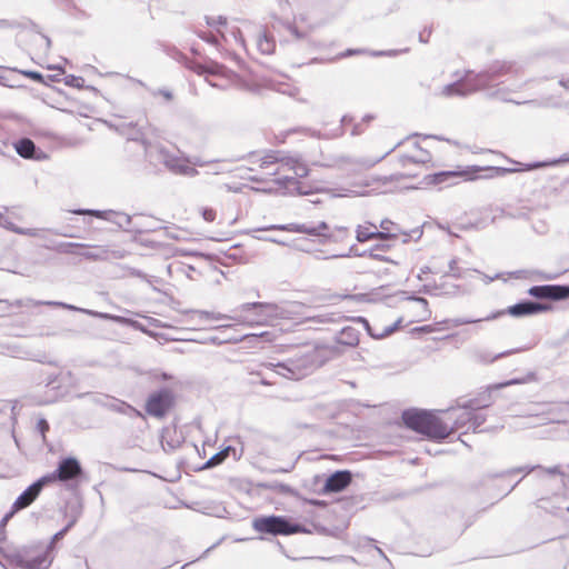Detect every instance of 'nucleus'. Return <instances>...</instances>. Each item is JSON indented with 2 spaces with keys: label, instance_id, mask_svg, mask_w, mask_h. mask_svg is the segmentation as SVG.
Returning <instances> with one entry per match:
<instances>
[{
  "label": "nucleus",
  "instance_id": "obj_26",
  "mask_svg": "<svg viewBox=\"0 0 569 569\" xmlns=\"http://www.w3.org/2000/svg\"><path fill=\"white\" fill-rule=\"evenodd\" d=\"M82 515V503L80 501L70 502L67 506V517L69 518L68 523L66 525L69 529H71L80 516Z\"/></svg>",
  "mask_w": 569,
  "mask_h": 569
},
{
  "label": "nucleus",
  "instance_id": "obj_22",
  "mask_svg": "<svg viewBox=\"0 0 569 569\" xmlns=\"http://www.w3.org/2000/svg\"><path fill=\"white\" fill-rule=\"evenodd\" d=\"M467 171H440L433 174H428L425 177V181L427 184H446L450 186L451 180L457 177L466 176Z\"/></svg>",
  "mask_w": 569,
  "mask_h": 569
},
{
  "label": "nucleus",
  "instance_id": "obj_28",
  "mask_svg": "<svg viewBox=\"0 0 569 569\" xmlns=\"http://www.w3.org/2000/svg\"><path fill=\"white\" fill-rule=\"evenodd\" d=\"M413 158V166H425L431 161V154L423 150L418 143L413 144V149L411 151Z\"/></svg>",
  "mask_w": 569,
  "mask_h": 569
},
{
  "label": "nucleus",
  "instance_id": "obj_53",
  "mask_svg": "<svg viewBox=\"0 0 569 569\" xmlns=\"http://www.w3.org/2000/svg\"><path fill=\"white\" fill-rule=\"evenodd\" d=\"M152 96L157 97V96H161L163 99H166L167 101H171L172 98H173V94L170 90L168 89H158V90H153L152 91Z\"/></svg>",
  "mask_w": 569,
  "mask_h": 569
},
{
  "label": "nucleus",
  "instance_id": "obj_9",
  "mask_svg": "<svg viewBox=\"0 0 569 569\" xmlns=\"http://www.w3.org/2000/svg\"><path fill=\"white\" fill-rule=\"evenodd\" d=\"M53 557L44 546H30L14 551L11 563L20 569H48Z\"/></svg>",
  "mask_w": 569,
  "mask_h": 569
},
{
  "label": "nucleus",
  "instance_id": "obj_41",
  "mask_svg": "<svg viewBox=\"0 0 569 569\" xmlns=\"http://www.w3.org/2000/svg\"><path fill=\"white\" fill-rule=\"evenodd\" d=\"M269 87L278 92L284 93V94H291L292 93V87L287 82H276L274 80H270Z\"/></svg>",
  "mask_w": 569,
  "mask_h": 569
},
{
  "label": "nucleus",
  "instance_id": "obj_13",
  "mask_svg": "<svg viewBox=\"0 0 569 569\" xmlns=\"http://www.w3.org/2000/svg\"><path fill=\"white\" fill-rule=\"evenodd\" d=\"M122 134L128 141L140 142L144 150V156L148 160L153 159V149L156 143L151 141V138L158 137V130L147 122L146 126H138L136 123H128L122 127Z\"/></svg>",
  "mask_w": 569,
  "mask_h": 569
},
{
  "label": "nucleus",
  "instance_id": "obj_4",
  "mask_svg": "<svg viewBox=\"0 0 569 569\" xmlns=\"http://www.w3.org/2000/svg\"><path fill=\"white\" fill-rule=\"evenodd\" d=\"M232 320L249 326L268 325L277 319L289 318L290 311L284 305L272 302H247L233 310Z\"/></svg>",
  "mask_w": 569,
  "mask_h": 569
},
{
  "label": "nucleus",
  "instance_id": "obj_19",
  "mask_svg": "<svg viewBox=\"0 0 569 569\" xmlns=\"http://www.w3.org/2000/svg\"><path fill=\"white\" fill-rule=\"evenodd\" d=\"M351 482V472L348 470H339L329 476L326 480L323 490L326 492H339Z\"/></svg>",
  "mask_w": 569,
  "mask_h": 569
},
{
  "label": "nucleus",
  "instance_id": "obj_24",
  "mask_svg": "<svg viewBox=\"0 0 569 569\" xmlns=\"http://www.w3.org/2000/svg\"><path fill=\"white\" fill-rule=\"evenodd\" d=\"M257 47L261 53L271 54L274 52L276 41L266 31H260L257 37Z\"/></svg>",
  "mask_w": 569,
  "mask_h": 569
},
{
  "label": "nucleus",
  "instance_id": "obj_2",
  "mask_svg": "<svg viewBox=\"0 0 569 569\" xmlns=\"http://www.w3.org/2000/svg\"><path fill=\"white\" fill-rule=\"evenodd\" d=\"M512 71V66L507 62H496L486 71L473 73L468 72L466 77L456 82L449 83L442 88V94L447 97L452 96H468L476 91H487L490 98L501 101H513L509 97V92L501 88L500 77L507 76Z\"/></svg>",
  "mask_w": 569,
  "mask_h": 569
},
{
  "label": "nucleus",
  "instance_id": "obj_40",
  "mask_svg": "<svg viewBox=\"0 0 569 569\" xmlns=\"http://www.w3.org/2000/svg\"><path fill=\"white\" fill-rule=\"evenodd\" d=\"M0 227L7 229L9 231H12L17 234H21V231H23V228L17 227L9 218L3 217L1 213H0Z\"/></svg>",
  "mask_w": 569,
  "mask_h": 569
},
{
  "label": "nucleus",
  "instance_id": "obj_21",
  "mask_svg": "<svg viewBox=\"0 0 569 569\" xmlns=\"http://www.w3.org/2000/svg\"><path fill=\"white\" fill-rule=\"evenodd\" d=\"M234 161H236V159L203 160L200 157H194L192 159V164L194 166V168L196 167H209L211 173L220 174L228 170L226 167L227 163H232Z\"/></svg>",
  "mask_w": 569,
  "mask_h": 569
},
{
  "label": "nucleus",
  "instance_id": "obj_54",
  "mask_svg": "<svg viewBox=\"0 0 569 569\" xmlns=\"http://www.w3.org/2000/svg\"><path fill=\"white\" fill-rule=\"evenodd\" d=\"M37 429L41 433L42 438L44 439V433L49 430V423L44 418H41L38 420Z\"/></svg>",
  "mask_w": 569,
  "mask_h": 569
},
{
  "label": "nucleus",
  "instance_id": "obj_18",
  "mask_svg": "<svg viewBox=\"0 0 569 569\" xmlns=\"http://www.w3.org/2000/svg\"><path fill=\"white\" fill-rule=\"evenodd\" d=\"M46 482L42 477L30 485L12 503L13 511H20L29 507L38 498Z\"/></svg>",
  "mask_w": 569,
  "mask_h": 569
},
{
  "label": "nucleus",
  "instance_id": "obj_63",
  "mask_svg": "<svg viewBox=\"0 0 569 569\" xmlns=\"http://www.w3.org/2000/svg\"><path fill=\"white\" fill-rule=\"evenodd\" d=\"M543 471L549 475H560L561 473L560 468L558 466L545 468Z\"/></svg>",
  "mask_w": 569,
  "mask_h": 569
},
{
  "label": "nucleus",
  "instance_id": "obj_30",
  "mask_svg": "<svg viewBox=\"0 0 569 569\" xmlns=\"http://www.w3.org/2000/svg\"><path fill=\"white\" fill-rule=\"evenodd\" d=\"M50 232L56 236L69 237L67 233H62L59 230L54 229H34V228H23L21 231V236H29L33 238H44V233Z\"/></svg>",
  "mask_w": 569,
  "mask_h": 569
},
{
  "label": "nucleus",
  "instance_id": "obj_55",
  "mask_svg": "<svg viewBox=\"0 0 569 569\" xmlns=\"http://www.w3.org/2000/svg\"><path fill=\"white\" fill-rule=\"evenodd\" d=\"M22 74H24L26 77H28L34 81L43 82V76L38 71H31V70L22 71Z\"/></svg>",
  "mask_w": 569,
  "mask_h": 569
},
{
  "label": "nucleus",
  "instance_id": "obj_29",
  "mask_svg": "<svg viewBox=\"0 0 569 569\" xmlns=\"http://www.w3.org/2000/svg\"><path fill=\"white\" fill-rule=\"evenodd\" d=\"M349 257H367V251L366 250L359 251L357 246L353 244V246L349 247L348 250L345 252L332 253L327 257L317 256L316 258L317 259H333V258H349Z\"/></svg>",
  "mask_w": 569,
  "mask_h": 569
},
{
  "label": "nucleus",
  "instance_id": "obj_23",
  "mask_svg": "<svg viewBox=\"0 0 569 569\" xmlns=\"http://www.w3.org/2000/svg\"><path fill=\"white\" fill-rule=\"evenodd\" d=\"M91 246L86 243H77V242H58L54 246H47V249L53 250L58 253H66V254H77V249H86L90 248Z\"/></svg>",
  "mask_w": 569,
  "mask_h": 569
},
{
  "label": "nucleus",
  "instance_id": "obj_6",
  "mask_svg": "<svg viewBox=\"0 0 569 569\" xmlns=\"http://www.w3.org/2000/svg\"><path fill=\"white\" fill-rule=\"evenodd\" d=\"M492 399L490 392H483L476 398L460 403L457 408H450L443 411L446 420L449 423L450 435L453 431L465 429V432L471 428L472 410H480L491 406Z\"/></svg>",
  "mask_w": 569,
  "mask_h": 569
},
{
  "label": "nucleus",
  "instance_id": "obj_20",
  "mask_svg": "<svg viewBox=\"0 0 569 569\" xmlns=\"http://www.w3.org/2000/svg\"><path fill=\"white\" fill-rule=\"evenodd\" d=\"M14 149L17 153L24 159L41 160L46 158V154L38 150L34 142L29 138H22L14 142Z\"/></svg>",
  "mask_w": 569,
  "mask_h": 569
},
{
  "label": "nucleus",
  "instance_id": "obj_37",
  "mask_svg": "<svg viewBox=\"0 0 569 569\" xmlns=\"http://www.w3.org/2000/svg\"><path fill=\"white\" fill-rule=\"evenodd\" d=\"M471 418L472 419L470 430H472L473 432L479 431V428L483 425V422L487 419L486 416L483 413L478 412V410H472Z\"/></svg>",
  "mask_w": 569,
  "mask_h": 569
},
{
  "label": "nucleus",
  "instance_id": "obj_42",
  "mask_svg": "<svg viewBox=\"0 0 569 569\" xmlns=\"http://www.w3.org/2000/svg\"><path fill=\"white\" fill-rule=\"evenodd\" d=\"M341 318L339 312H332V313H321L312 319H316L320 323H329V322H336Z\"/></svg>",
  "mask_w": 569,
  "mask_h": 569
},
{
  "label": "nucleus",
  "instance_id": "obj_64",
  "mask_svg": "<svg viewBox=\"0 0 569 569\" xmlns=\"http://www.w3.org/2000/svg\"><path fill=\"white\" fill-rule=\"evenodd\" d=\"M248 179L253 182H263L267 180V177L260 176V174H253V176H249Z\"/></svg>",
  "mask_w": 569,
  "mask_h": 569
},
{
  "label": "nucleus",
  "instance_id": "obj_36",
  "mask_svg": "<svg viewBox=\"0 0 569 569\" xmlns=\"http://www.w3.org/2000/svg\"><path fill=\"white\" fill-rule=\"evenodd\" d=\"M401 321H402V319L399 318L393 325L386 327L383 329V331L380 332V333L372 332L370 330V328H368V332H369V335L371 337L377 338V339H381V338H385V337L391 335L392 332H395L397 330V328L400 326Z\"/></svg>",
  "mask_w": 569,
  "mask_h": 569
},
{
  "label": "nucleus",
  "instance_id": "obj_47",
  "mask_svg": "<svg viewBox=\"0 0 569 569\" xmlns=\"http://www.w3.org/2000/svg\"><path fill=\"white\" fill-rule=\"evenodd\" d=\"M539 166H540L539 163L527 164V167L523 170L535 169V168H538ZM493 169L500 176L522 170V169H511V168H500V167H497V168H493Z\"/></svg>",
  "mask_w": 569,
  "mask_h": 569
},
{
  "label": "nucleus",
  "instance_id": "obj_3",
  "mask_svg": "<svg viewBox=\"0 0 569 569\" xmlns=\"http://www.w3.org/2000/svg\"><path fill=\"white\" fill-rule=\"evenodd\" d=\"M278 151H268L263 156H259L257 152H251L249 154V159L251 163L258 164L260 169L268 170L272 166L277 164L281 161V168H288L292 170L293 176H283L276 179V182L290 194H309L311 193V189L308 188L303 182L299 181L298 178L306 177L308 174V168L305 163L300 162L297 159L289 158L287 160H281L278 157Z\"/></svg>",
  "mask_w": 569,
  "mask_h": 569
},
{
  "label": "nucleus",
  "instance_id": "obj_32",
  "mask_svg": "<svg viewBox=\"0 0 569 569\" xmlns=\"http://www.w3.org/2000/svg\"><path fill=\"white\" fill-rule=\"evenodd\" d=\"M537 104L540 106V107H546V108H563V109H569V100H562V99L557 98V97L543 98L541 101L537 102Z\"/></svg>",
  "mask_w": 569,
  "mask_h": 569
},
{
  "label": "nucleus",
  "instance_id": "obj_46",
  "mask_svg": "<svg viewBox=\"0 0 569 569\" xmlns=\"http://www.w3.org/2000/svg\"><path fill=\"white\" fill-rule=\"evenodd\" d=\"M199 73H209V74H222L224 72V68L218 63H212L210 67H200Z\"/></svg>",
  "mask_w": 569,
  "mask_h": 569
},
{
  "label": "nucleus",
  "instance_id": "obj_48",
  "mask_svg": "<svg viewBox=\"0 0 569 569\" xmlns=\"http://www.w3.org/2000/svg\"><path fill=\"white\" fill-rule=\"evenodd\" d=\"M398 233L392 231L378 230L376 228V233H373V239L389 240L397 238Z\"/></svg>",
  "mask_w": 569,
  "mask_h": 569
},
{
  "label": "nucleus",
  "instance_id": "obj_34",
  "mask_svg": "<svg viewBox=\"0 0 569 569\" xmlns=\"http://www.w3.org/2000/svg\"><path fill=\"white\" fill-rule=\"evenodd\" d=\"M194 313L199 317L200 320H232V316L222 315L219 312H210L204 310H197Z\"/></svg>",
  "mask_w": 569,
  "mask_h": 569
},
{
  "label": "nucleus",
  "instance_id": "obj_5",
  "mask_svg": "<svg viewBox=\"0 0 569 569\" xmlns=\"http://www.w3.org/2000/svg\"><path fill=\"white\" fill-rule=\"evenodd\" d=\"M403 423L411 430L435 440L450 436V428L436 412L419 409H407L402 412Z\"/></svg>",
  "mask_w": 569,
  "mask_h": 569
},
{
  "label": "nucleus",
  "instance_id": "obj_61",
  "mask_svg": "<svg viewBox=\"0 0 569 569\" xmlns=\"http://www.w3.org/2000/svg\"><path fill=\"white\" fill-rule=\"evenodd\" d=\"M393 227H395V223L391 220H389V219H383L380 222L381 230L391 231Z\"/></svg>",
  "mask_w": 569,
  "mask_h": 569
},
{
  "label": "nucleus",
  "instance_id": "obj_25",
  "mask_svg": "<svg viewBox=\"0 0 569 569\" xmlns=\"http://www.w3.org/2000/svg\"><path fill=\"white\" fill-rule=\"evenodd\" d=\"M377 226L371 222H366L365 224H359L356 229V238L358 242H367L373 239V233H376Z\"/></svg>",
  "mask_w": 569,
  "mask_h": 569
},
{
  "label": "nucleus",
  "instance_id": "obj_51",
  "mask_svg": "<svg viewBox=\"0 0 569 569\" xmlns=\"http://www.w3.org/2000/svg\"><path fill=\"white\" fill-rule=\"evenodd\" d=\"M398 161H399V164L402 168H407V167H409L411 164L413 166V158H412L411 152L400 154L399 158H398Z\"/></svg>",
  "mask_w": 569,
  "mask_h": 569
},
{
  "label": "nucleus",
  "instance_id": "obj_33",
  "mask_svg": "<svg viewBox=\"0 0 569 569\" xmlns=\"http://www.w3.org/2000/svg\"><path fill=\"white\" fill-rule=\"evenodd\" d=\"M73 213L80 214V216H93L96 218H100L103 220H111V216L113 214L112 210H92V209H78L74 210Z\"/></svg>",
  "mask_w": 569,
  "mask_h": 569
},
{
  "label": "nucleus",
  "instance_id": "obj_39",
  "mask_svg": "<svg viewBox=\"0 0 569 569\" xmlns=\"http://www.w3.org/2000/svg\"><path fill=\"white\" fill-rule=\"evenodd\" d=\"M541 467L540 466H522V467H518V468H513V469H510L506 472H503L502 475L503 476H509V475H516V473H522L523 477L529 475L530 472L535 471L536 469H540Z\"/></svg>",
  "mask_w": 569,
  "mask_h": 569
},
{
  "label": "nucleus",
  "instance_id": "obj_7",
  "mask_svg": "<svg viewBox=\"0 0 569 569\" xmlns=\"http://www.w3.org/2000/svg\"><path fill=\"white\" fill-rule=\"evenodd\" d=\"M316 365V352H302L295 358L287 359L282 362H264L261 366L272 370L277 375L299 380L312 371Z\"/></svg>",
  "mask_w": 569,
  "mask_h": 569
},
{
  "label": "nucleus",
  "instance_id": "obj_10",
  "mask_svg": "<svg viewBox=\"0 0 569 569\" xmlns=\"http://www.w3.org/2000/svg\"><path fill=\"white\" fill-rule=\"evenodd\" d=\"M83 475V469L79 460L74 457L62 458L57 468L44 476H42L46 485L52 482H63L68 488H74L80 482Z\"/></svg>",
  "mask_w": 569,
  "mask_h": 569
},
{
  "label": "nucleus",
  "instance_id": "obj_16",
  "mask_svg": "<svg viewBox=\"0 0 569 569\" xmlns=\"http://www.w3.org/2000/svg\"><path fill=\"white\" fill-rule=\"evenodd\" d=\"M29 302H31L34 306H42V305H44V306L59 307V308L68 309V310H71V311H78V312L87 313V315H90V316H93V317H99V318H102V319H111V320H113V321H116L118 323H130V325H132L134 327H139V328L141 327L138 322L132 321L130 319H127L124 317L112 316L110 313H103V312H97V311L79 308V307H76L73 305H69V303L61 302V301H37V300H29Z\"/></svg>",
  "mask_w": 569,
  "mask_h": 569
},
{
  "label": "nucleus",
  "instance_id": "obj_59",
  "mask_svg": "<svg viewBox=\"0 0 569 569\" xmlns=\"http://www.w3.org/2000/svg\"><path fill=\"white\" fill-rule=\"evenodd\" d=\"M17 511H13V509L11 508L4 516L3 518L1 519L0 521V528H4L8 523V521L14 516Z\"/></svg>",
  "mask_w": 569,
  "mask_h": 569
},
{
  "label": "nucleus",
  "instance_id": "obj_56",
  "mask_svg": "<svg viewBox=\"0 0 569 569\" xmlns=\"http://www.w3.org/2000/svg\"><path fill=\"white\" fill-rule=\"evenodd\" d=\"M449 269H450V274H451L453 278H460V277H461L460 270H459V268L457 267V259H451V260H450V262H449Z\"/></svg>",
  "mask_w": 569,
  "mask_h": 569
},
{
  "label": "nucleus",
  "instance_id": "obj_15",
  "mask_svg": "<svg viewBox=\"0 0 569 569\" xmlns=\"http://www.w3.org/2000/svg\"><path fill=\"white\" fill-rule=\"evenodd\" d=\"M260 230H281L288 232H297V233H307L310 236L321 237L326 240H331L332 236L328 234L326 231L329 230V226L321 221L317 224H308V223H287V224H272L269 227L261 228Z\"/></svg>",
  "mask_w": 569,
  "mask_h": 569
},
{
  "label": "nucleus",
  "instance_id": "obj_44",
  "mask_svg": "<svg viewBox=\"0 0 569 569\" xmlns=\"http://www.w3.org/2000/svg\"><path fill=\"white\" fill-rule=\"evenodd\" d=\"M70 529L66 526L64 528H62L60 531H58L57 533H54L51 538V541L44 546V548L50 552L52 553V550H53V547H54V543L56 541L62 539L64 537V535L69 531Z\"/></svg>",
  "mask_w": 569,
  "mask_h": 569
},
{
  "label": "nucleus",
  "instance_id": "obj_11",
  "mask_svg": "<svg viewBox=\"0 0 569 569\" xmlns=\"http://www.w3.org/2000/svg\"><path fill=\"white\" fill-rule=\"evenodd\" d=\"M549 309H550L549 305L526 300V301L516 303L513 306H510L506 310H499L496 312H491L481 319H470V318L456 319L455 325L461 326V325L475 323L478 321H491V320H495L506 313H508L512 317H516V318H520V317H526V316H531V315H536L539 312H543Z\"/></svg>",
  "mask_w": 569,
  "mask_h": 569
},
{
  "label": "nucleus",
  "instance_id": "obj_50",
  "mask_svg": "<svg viewBox=\"0 0 569 569\" xmlns=\"http://www.w3.org/2000/svg\"><path fill=\"white\" fill-rule=\"evenodd\" d=\"M399 232L401 233V231L399 230ZM402 234L405 236L403 238V242H408L410 239H415V240H418L421 238L422 236V230L417 228V229H413L411 230L410 232H402Z\"/></svg>",
  "mask_w": 569,
  "mask_h": 569
},
{
  "label": "nucleus",
  "instance_id": "obj_49",
  "mask_svg": "<svg viewBox=\"0 0 569 569\" xmlns=\"http://www.w3.org/2000/svg\"><path fill=\"white\" fill-rule=\"evenodd\" d=\"M366 251H367V257H369L373 260L383 261V262H393L389 257L378 253L375 248H371Z\"/></svg>",
  "mask_w": 569,
  "mask_h": 569
},
{
  "label": "nucleus",
  "instance_id": "obj_27",
  "mask_svg": "<svg viewBox=\"0 0 569 569\" xmlns=\"http://www.w3.org/2000/svg\"><path fill=\"white\" fill-rule=\"evenodd\" d=\"M338 341L346 346H356L359 342V333L351 327L343 328L340 332Z\"/></svg>",
  "mask_w": 569,
  "mask_h": 569
},
{
  "label": "nucleus",
  "instance_id": "obj_60",
  "mask_svg": "<svg viewBox=\"0 0 569 569\" xmlns=\"http://www.w3.org/2000/svg\"><path fill=\"white\" fill-rule=\"evenodd\" d=\"M351 118H349L348 116H343L341 118V127L337 128L336 130V133H333V137H339L342 134V127L346 126L347 123L351 122Z\"/></svg>",
  "mask_w": 569,
  "mask_h": 569
},
{
  "label": "nucleus",
  "instance_id": "obj_14",
  "mask_svg": "<svg viewBox=\"0 0 569 569\" xmlns=\"http://www.w3.org/2000/svg\"><path fill=\"white\" fill-rule=\"evenodd\" d=\"M174 405L173 392L168 388H161L147 398L144 410L154 418L162 419Z\"/></svg>",
  "mask_w": 569,
  "mask_h": 569
},
{
  "label": "nucleus",
  "instance_id": "obj_8",
  "mask_svg": "<svg viewBox=\"0 0 569 569\" xmlns=\"http://www.w3.org/2000/svg\"><path fill=\"white\" fill-rule=\"evenodd\" d=\"M149 161L151 163H162L166 169L178 176L192 178L199 173L192 164V159L183 157L179 152H171L160 143H156L153 149V159Z\"/></svg>",
  "mask_w": 569,
  "mask_h": 569
},
{
  "label": "nucleus",
  "instance_id": "obj_52",
  "mask_svg": "<svg viewBox=\"0 0 569 569\" xmlns=\"http://www.w3.org/2000/svg\"><path fill=\"white\" fill-rule=\"evenodd\" d=\"M201 216L206 221L212 222L216 219V211L212 208H203Z\"/></svg>",
  "mask_w": 569,
  "mask_h": 569
},
{
  "label": "nucleus",
  "instance_id": "obj_17",
  "mask_svg": "<svg viewBox=\"0 0 569 569\" xmlns=\"http://www.w3.org/2000/svg\"><path fill=\"white\" fill-rule=\"evenodd\" d=\"M528 293L538 299L562 300L569 298V286L542 284L532 286Z\"/></svg>",
  "mask_w": 569,
  "mask_h": 569
},
{
  "label": "nucleus",
  "instance_id": "obj_1",
  "mask_svg": "<svg viewBox=\"0 0 569 569\" xmlns=\"http://www.w3.org/2000/svg\"><path fill=\"white\" fill-rule=\"evenodd\" d=\"M402 144L398 142L392 149L387 151L383 156L377 159H352L342 158L340 160L339 169L342 172L343 181L340 183H332L331 186L322 187L317 191L325 192L333 198L343 197H360L367 193L368 188H375L379 184H387L388 182L398 181L407 177H416L417 173H395L390 176H367L365 172L381 161L391 151Z\"/></svg>",
  "mask_w": 569,
  "mask_h": 569
},
{
  "label": "nucleus",
  "instance_id": "obj_58",
  "mask_svg": "<svg viewBox=\"0 0 569 569\" xmlns=\"http://www.w3.org/2000/svg\"><path fill=\"white\" fill-rule=\"evenodd\" d=\"M201 38L206 40L207 42L217 46L218 44V38L217 36L212 34L211 32H204Z\"/></svg>",
  "mask_w": 569,
  "mask_h": 569
},
{
  "label": "nucleus",
  "instance_id": "obj_57",
  "mask_svg": "<svg viewBox=\"0 0 569 569\" xmlns=\"http://www.w3.org/2000/svg\"><path fill=\"white\" fill-rule=\"evenodd\" d=\"M501 78H502V77H500V78H499V81L501 82L500 87H501V88H505V89L509 92V97L513 100V101H511L512 103H516V104H521V103H527V102L532 103V100H529V101H520V100H516V99H513V98L511 97V94L515 92V90H512V89H510L509 87H507V86L505 84V81H503Z\"/></svg>",
  "mask_w": 569,
  "mask_h": 569
},
{
  "label": "nucleus",
  "instance_id": "obj_43",
  "mask_svg": "<svg viewBox=\"0 0 569 569\" xmlns=\"http://www.w3.org/2000/svg\"><path fill=\"white\" fill-rule=\"evenodd\" d=\"M230 453L233 455L234 459H239L241 457V452L237 453V450L231 446L224 448L223 450L219 451L214 456H217V458L219 459V462L221 463Z\"/></svg>",
  "mask_w": 569,
  "mask_h": 569
},
{
  "label": "nucleus",
  "instance_id": "obj_12",
  "mask_svg": "<svg viewBox=\"0 0 569 569\" xmlns=\"http://www.w3.org/2000/svg\"><path fill=\"white\" fill-rule=\"evenodd\" d=\"M252 527L257 532L269 533L273 536H289L306 531L300 525L292 523L281 516H268L254 518Z\"/></svg>",
  "mask_w": 569,
  "mask_h": 569
},
{
  "label": "nucleus",
  "instance_id": "obj_35",
  "mask_svg": "<svg viewBox=\"0 0 569 569\" xmlns=\"http://www.w3.org/2000/svg\"><path fill=\"white\" fill-rule=\"evenodd\" d=\"M109 221L118 224L120 228L127 229L131 223V217L123 212L113 211V214L111 216V220H109Z\"/></svg>",
  "mask_w": 569,
  "mask_h": 569
},
{
  "label": "nucleus",
  "instance_id": "obj_45",
  "mask_svg": "<svg viewBox=\"0 0 569 569\" xmlns=\"http://www.w3.org/2000/svg\"><path fill=\"white\" fill-rule=\"evenodd\" d=\"M30 299H17L14 300L13 302H10L8 300H0V305H4L7 308L9 307H16V308H21V307H36L34 305H32L31 302H29Z\"/></svg>",
  "mask_w": 569,
  "mask_h": 569
},
{
  "label": "nucleus",
  "instance_id": "obj_62",
  "mask_svg": "<svg viewBox=\"0 0 569 569\" xmlns=\"http://www.w3.org/2000/svg\"><path fill=\"white\" fill-rule=\"evenodd\" d=\"M421 292L428 293V295H438V287L437 286H430L425 284Z\"/></svg>",
  "mask_w": 569,
  "mask_h": 569
},
{
  "label": "nucleus",
  "instance_id": "obj_38",
  "mask_svg": "<svg viewBox=\"0 0 569 569\" xmlns=\"http://www.w3.org/2000/svg\"><path fill=\"white\" fill-rule=\"evenodd\" d=\"M2 353L13 358H26L28 352L19 346H7Z\"/></svg>",
  "mask_w": 569,
  "mask_h": 569
},
{
  "label": "nucleus",
  "instance_id": "obj_31",
  "mask_svg": "<svg viewBox=\"0 0 569 569\" xmlns=\"http://www.w3.org/2000/svg\"><path fill=\"white\" fill-rule=\"evenodd\" d=\"M108 253H109V250L104 249V248H97L96 250H83V251H78L77 254L83 257L84 259H88V260H104L108 258Z\"/></svg>",
  "mask_w": 569,
  "mask_h": 569
}]
</instances>
